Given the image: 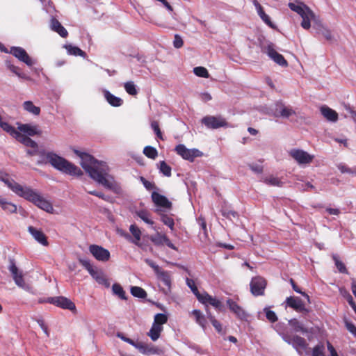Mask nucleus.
I'll return each instance as SVG.
<instances>
[{
  "instance_id": "f257e3e1",
  "label": "nucleus",
  "mask_w": 356,
  "mask_h": 356,
  "mask_svg": "<svg viewBox=\"0 0 356 356\" xmlns=\"http://www.w3.org/2000/svg\"><path fill=\"white\" fill-rule=\"evenodd\" d=\"M74 152L81 159V167L94 181L116 193L120 192V188L109 175V168L105 162L99 161L87 153L76 149Z\"/></svg>"
},
{
  "instance_id": "f03ea898",
  "label": "nucleus",
  "mask_w": 356,
  "mask_h": 356,
  "mask_svg": "<svg viewBox=\"0 0 356 356\" xmlns=\"http://www.w3.org/2000/svg\"><path fill=\"white\" fill-rule=\"evenodd\" d=\"M38 156L39 159L37 161L38 165L49 163L54 168L63 173L72 176L83 175V172L79 167L52 152L40 149Z\"/></svg>"
},
{
  "instance_id": "7ed1b4c3",
  "label": "nucleus",
  "mask_w": 356,
  "mask_h": 356,
  "mask_svg": "<svg viewBox=\"0 0 356 356\" xmlns=\"http://www.w3.org/2000/svg\"><path fill=\"white\" fill-rule=\"evenodd\" d=\"M16 187L14 191L16 195L33 202L37 207L49 213H54V209L52 204L38 193L29 187H23L20 184H18Z\"/></svg>"
},
{
  "instance_id": "20e7f679",
  "label": "nucleus",
  "mask_w": 356,
  "mask_h": 356,
  "mask_svg": "<svg viewBox=\"0 0 356 356\" xmlns=\"http://www.w3.org/2000/svg\"><path fill=\"white\" fill-rule=\"evenodd\" d=\"M288 6L291 10L297 13L301 17L302 22L300 24L305 30H308L311 28L312 21L314 22V27H315L321 20L320 18L303 3H298V4L289 3Z\"/></svg>"
},
{
  "instance_id": "39448f33",
  "label": "nucleus",
  "mask_w": 356,
  "mask_h": 356,
  "mask_svg": "<svg viewBox=\"0 0 356 356\" xmlns=\"http://www.w3.org/2000/svg\"><path fill=\"white\" fill-rule=\"evenodd\" d=\"M8 270L11 273L13 279L17 286L27 291L31 290V287L25 282L23 273L18 269L13 259H9Z\"/></svg>"
},
{
  "instance_id": "423d86ee",
  "label": "nucleus",
  "mask_w": 356,
  "mask_h": 356,
  "mask_svg": "<svg viewBox=\"0 0 356 356\" xmlns=\"http://www.w3.org/2000/svg\"><path fill=\"white\" fill-rule=\"evenodd\" d=\"M8 270L11 273L13 279L17 286L27 291L31 290V287L25 282L23 273L18 269L13 259H9Z\"/></svg>"
},
{
  "instance_id": "0eeeda50",
  "label": "nucleus",
  "mask_w": 356,
  "mask_h": 356,
  "mask_svg": "<svg viewBox=\"0 0 356 356\" xmlns=\"http://www.w3.org/2000/svg\"><path fill=\"white\" fill-rule=\"evenodd\" d=\"M261 51L266 54L277 64L284 67L288 65L287 61L284 59L282 55L275 50V46L273 43L268 42L264 44L261 47Z\"/></svg>"
},
{
  "instance_id": "6e6552de",
  "label": "nucleus",
  "mask_w": 356,
  "mask_h": 356,
  "mask_svg": "<svg viewBox=\"0 0 356 356\" xmlns=\"http://www.w3.org/2000/svg\"><path fill=\"white\" fill-rule=\"evenodd\" d=\"M40 302H48L50 304H53L57 307H59L62 309H69L70 311L76 310L75 304L71 301L70 299L64 297V296H58V297H51L48 298L45 300H40Z\"/></svg>"
},
{
  "instance_id": "1a4fd4ad",
  "label": "nucleus",
  "mask_w": 356,
  "mask_h": 356,
  "mask_svg": "<svg viewBox=\"0 0 356 356\" xmlns=\"http://www.w3.org/2000/svg\"><path fill=\"white\" fill-rule=\"evenodd\" d=\"M289 154L299 165L309 164L314 158V155L309 154L300 149H292L289 151Z\"/></svg>"
},
{
  "instance_id": "9d476101",
  "label": "nucleus",
  "mask_w": 356,
  "mask_h": 356,
  "mask_svg": "<svg viewBox=\"0 0 356 356\" xmlns=\"http://www.w3.org/2000/svg\"><path fill=\"white\" fill-rule=\"evenodd\" d=\"M176 153L184 159L193 161L194 159L200 156V151L198 149H188L183 144L177 145L175 148Z\"/></svg>"
},
{
  "instance_id": "9b49d317",
  "label": "nucleus",
  "mask_w": 356,
  "mask_h": 356,
  "mask_svg": "<svg viewBox=\"0 0 356 356\" xmlns=\"http://www.w3.org/2000/svg\"><path fill=\"white\" fill-rule=\"evenodd\" d=\"M203 122L208 128L210 129H218L220 127H226L228 124L226 120L221 115L213 116L207 115L202 119Z\"/></svg>"
},
{
  "instance_id": "f8f14e48",
  "label": "nucleus",
  "mask_w": 356,
  "mask_h": 356,
  "mask_svg": "<svg viewBox=\"0 0 356 356\" xmlns=\"http://www.w3.org/2000/svg\"><path fill=\"white\" fill-rule=\"evenodd\" d=\"M89 251L99 261H107L111 257L110 252L107 249L98 245H90L89 246Z\"/></svg>"
},
{
  "instance_id": "ddd939ff",
  "label": "nucleus",
  "mask_w": 356,
  "mask_h": 356,
  "mask_svg": "<svg viewBox=\"0 0 356 356\" xmlns=\"http://www.w3.org/2000/svg\"><path fill=\"white\" fill-rule=\"evenodd\" d=\"M9 53L28 66H32L34 64V62L28 55L25 49L20 47H12Z\"/></svg>"
},
{
  "instance_id": "4468645a",
  "label": "nucleus",
  "mask_w": 356,
  "mask_h": 356,
  "mask_svg": "<svg viewBox=\"0 0 356 356\" xmlns=\"http://www.w3.org/2000/svg\"><path fill=\"white\" fill-rule=\"evenodd\" d=\"M266 286V281L261 277H255L251 280L250 289L254 296L263 295Z\"/></svg>"
},
{
  "instance_id": "2eb2a0df",
  "label": "nucleus",
  "mask_w": 356,
  "mask_h": 356,
  "mask_svg": "<svg viewBox=\"0 0 356 356\" xmlns=\"http://www.w3.org/2000/svg\"><path fill=\"white\" fill-rule=\"evenodd\" d=\"M227 305L229 307V309L232 312H233L235 316L241 321H246L248 314L246 311L239 306L236 302L232 300V299H228L227 300Z\"/></svg>"
},
{
  "instance_id": "dca6fc26",
  "label": "nucleus",
  "mask_w": 356,
  "mask_h": 356,
  "mask_svg": "<svg viewBox=\"0 0 356 356\" xmlns=\"http://www.w3.org/2000/svg\"><path fill=\"white\" fill-rule=\"evenodd\" d=\"M283 340L289 344H292L293 346L298 350L299 348H305L307 347V343L305 340L299 337V336H293L291 337L288 333H285L282 334Z\"/></svg>"
},
{
  "instance_id": "f3484780",
  "label": "nucleus",
  "mask_w": 356,
  "mask_h": 356,
  "mask_svg": "<svg viewBox=\"0 0 356 356\" xmlns=\"http://www.w3.org/2000/svg\"><path fill=\"white\" fill-rule=\"evenodd\" d=\"M152 200L157 207L167 209H170L172 207L171 202L166 197L157 192L154 191L152 193Z\"/></svg>"
},
{
  "instance_id": "a211bd4d",
  "label": "nucleus",
  "mask_w": 356,
  "mask_h": 356,
  "mask_svg": "<svg viewBox=\"0 0 356 356\" xmlns=\"http://www.w3.org/2000/svg\"><path fill=\"white\" fill-rule=\"evenodd\" d=\"M286 302L289 307L293 308L296 312L304 313L308 312V310L305 308V304L298 297H289L286 298Z\"/></svg>"
},
{
  "instance_id": "6ab92c4d",
  "label": "nucleus",
  "mask_w": 356,
  "mask_h": 356,
  "mask_svg": "<svg viewBox=\"0 0 356 356\" xmlns=\"http://www.w3.org/2000/svg\"><path fill=\"white\" fill-rule=\"evenodd\" d=\"M253 4L255 6L257 14L260 17V18L263 20V22L267 24L269 27L275 29L277 27L274 23L270 19V17L264 12L262 6L257 0H253Z\"/></svg>"
},
{
  "instance_id": "aec40b11",
  "label": "nucleus",
  "mask_w": 356,
  "mask_h": 356,
  "mask_svg": "<svg viewBox=\"0 0 356 356\" xmlns=\"http://www.w3.org/2000/svg\"><path fill=\"white\" fill-rule=\"evenodd\" d=\"M314 28L316 29L317 33L321 34L325 38V40L330 42L334 40V38L331 30L326 25H325L321 20L318 22Z\"/></svg>"
},
{
  "instance_id": "412c9836",
  "label": "nucleus",
  "mask_w": 356,
  "mask_h": 356,
  "mask_svg": "<svg viewBox=\"0 0 356 356\" xmlns=\"http://www.w3.org/2000/svg\"><path fill=\"white\" fill-rule=\"evenodd\" d=\"M202 304L204 305L207 307L209 305L213 306L216 309H220L222 303L218 299L211 296L206 292L202 293Z\"/></svg>"
},
{
  "instance_id": "4be33fe9",
  "label": "nucleus",
  "mask_w": 356,
  "mask_h": 356,
  "mask_svg": "<svg viewBox=\"0 0 356 356\" xmlns=\"http://www.w3.org/2000/svg\"><path fill=\"white\" fill-rule=\"evenodd\" d=\"M29 232L34 238V239L39 243L46 246L48 245V241L45 234L40 229H38L32 226L28 227Z\"/></svg>"
},
{
  "instance_id": "5701e85b",
  "label": "nucleus",
  "mask_w": 356,
  "mask_h": 356,
  "mask_svg": "<svg viewBox=\"0 0 356 356\" xmlns=\"http://www.w3.org/2000/svg\"><path fill=\"white\" fill-rule=\"evenodd\" d=\"M18 129L19 131L25 133L30 136L40 135L41 134V131L38 129V126L31 124H19Z\"/></svg>"
},
{
  "instance_id": "b1692460",
  "label": "nucleus",
  "mask_w": 356,
  "mask_h": 356,
  "mask_svg": "<svg viewBox=\"0 0 356 356\" xmlns=\"http://www.w3.org/2000/svg\"><path fill=\"white\" fill-rule=\"evenodd\" d=\"M322 115L328 121L335 122L338 120V113L327 106H322L320 108Z\"/></svg>"
},
{
  "instance_id": "393cba45",
  "label": "nucleus",
  "mask_w": 356,
  "mask_h": 356,
  "mask_svg": "<svg viewBox=\"0 0 356 356\" xmlns=\"http://www.w3.org/2000/svg\"><path fill=\"white\" fill-rule=\"evenodd\" d=\"M103 94L106 102L112 106L119 107L122 105L123 100L111 93L108 90H103Z\"/></svg>"
},
{
  "instance_id": "a878e982",
  "label": "nucleus",
  "mask_w": 356,
  "mask_h": 356,
  "mask_svg": "<svg viewBox=\"0 0 356 356\" xmlns=\"http://www.w3.org/2000/svg\"><path fill=\"white\" fill-rule=\"evenodd\" d=\"M129 231L133 236V237L131 236L130 242L142 248V245L140 243L141 238V231L140 229L136 225H131L129 227Z\"/></svg>"
},
{
  "instance_id": "bb28decb",
  "label": "nucleus",
  "mask_w": 356,
  "mask_h": 356,
  "mask_svg": "<svg viewBox=\"0 0 356 356\" xmlns=\"http://www.w3.org/2000/svg\"><path fill=\"white\" fill-rule=\"evenodd\" d=\"M50 26L52 31L58 33L62 38H66L67 36L68 33L67 30L56 18H51Z\"/></svg>"
},
{
  "instance_id": "cd10ccee",
  "label": "nucleus",
  "mask_w": 356,
  "mask_h": 356,
  "mask_svg": "<svg viewBox=\"0 0 356 356\" xmlns=\"http://www.w3.org/2000/svg\"><path fill=\"white\" fill-rule=\"evenodd\" d=\"M0 207L7 213L12 214L17 213V206L11 202H8L6 198L0 196Z\"/></svg>"
},
{
  "instance_id": "c85d7f7f",
  "label": "nucleus",
  "mask_w": 356,
  "mask_h": 356,
  "mask_svg": "<svg viewBox=\"0 0 356 356\" xmlns=\"http://www.w3.org/2000/svg\"><path fill=\"white\" fill-rule=\"evenodd\" d=\"M90 275L99 284L104 285L106 287L109 286V282L102 270L94 269L92 272H90Z\"/></svg>"
},
{
  "instance_id": "c756f323",
  "label": "nucleus",
  "mask_w": 356,
  "mask_h": 356,
  "mask_svg": "<svg viewBox=\"0 0 356 356\" xmlns=\"http://www.w3.org/2000/svg\"><path fill=\"white\" fill-rule=\"evenodd\" d=\"M8 174L0 170V181H3L13 192L15 191V188H17L19 184L15 180L10 179Z\"/></svg>"
},
{
  "instance_id": "7c9ffc66",
  "label": "nucleus",
  "mask_w": 356,
  "mask_h": 356,
  "mask_svg": "<svg viewBox=\"0 0 356 356\" xmlns=\"http://www.w3.org/2000/svg\"><path fill=\"white\" fill-rule=\"evenodd\" d=\"M162 330V326L157 325L156 323H153L149 332H148V336L152 341H155L159 338Z\"/></svg>"
},
{
  "instance_id": "2f4dec72",
  "label": "nucleus",
  "mask_w": 356,
  "mask_h": 356,
  "mask_svg": "<svg viewBox=\"0 0 356 356\" xmlns=\"http://www.w3.org/2000/svg\"><path fill=\"white\" fill-rule=\"evenodd\" d=\"M156 212H157L161 216V220L168 227L170 228V229H173L174 227V220L170 217L169 216L162 213V210L161 209H156Z\"/></svg>"
},
{
  "instance_id": "473e14b6",
  "label": "nucleus",
  "mask_w": 356,
  "mask_h": 356,
  "mask_svg": "<svg viewBox=\"0 0 356 356\" xmlns=\"http://www.w3.org/2000/svg\"><path fill=\"white\" fill-rule=\"evenodd\" d=\"M24 110L33 115H38L40 113V107L35 106L32 102L26 101L23 104Z\"/></svg>"
},
{
  "instance_id": "72a5a7b5",
  "label": "nucleus",
  "mask_w": 356,
  "mask_h": 356,
  "mask_svg": "<svg viewBox=\"0 0 356 356\" xmlns=\"http://www.w3.org/2000/svg\"><path fill=\"white\" fill-rule=\"evenodd\" d=\"M65 49H67V53L70 55L80 56L81 57L86 56V53L77 47L68 44L65 45Z\"/></svg>"
},
{
  "instance_id": "f704fd0d",
  "label": "nucleus",
  "mask_w": 356,
  "mask_h": 356,
  "mask_svg": "<svg viewBox=\"0 0 356 356\" xmlns=\"http://www.w3.org/2000/svg\"><path fill=\"white\" fill-rule=\"evenodd\" d=\"M0 127L13 137H14V136L16 135L17 136L18 134V131L16 130L14 127L11 126L8 122L1 121Z\"/></svg>"
},
{
  "instance_id": "c9c22d12",
  "label": "nucleus",
  "mask_w": 356,
  "mask_h": 356,
  "mask_svg": "<svg viewBox=\"0 0 356 356\" xmlns=\"http://www.w3.org/2000/svg\"><path fill=\"white\" fill-rule=\"evenodd\" d=\"M112 291L115 295L118 296L122 300H127L125 291L120 284L118 283L113 284L112 286Z\"/></svg>"
},
{
  "instance_id": "e433bc0d",
  "label": "nucleus",
  "mask_w": 356,
  "mask_h": 356,
  "mask_svg": "<svg viewBox=\"0 0 356 356\" xmlns=\"http://www.w3.org/2000/svg\"><path fill=\"white\" fill-rule=\"evenodd\" d=\"M130 291L131 295L136 298H145L147 296L146 291L140 286H131Z\"/></svg>"
},
{
  "instance_id": "4c0bfd02",
  "label": "nucleus",
  "mask_w": 356,
  "mask_h": 356,
  "mask_svg": "<svg viewBox=\"0 0 356 356\" xmlns=\"http://www.w3.org/2000/svg\"><path fill=\"white\" fill-rule=\"evenodd\" d=\"M156 275L158 278L163 282V283L169 286L171 283L170 277L168 272L163 270L161 269L157 273Z\"/></svg>"
},
{
  "instance_id": "58836bf2",
  "label": "nucleus",
  "mask_w": 356,
  "mask_h": 356,
  "mask_svg": "<svg viewBox=\"0 0 356 356\" xmlns=\"http://www.w3.org/2000/svg\"><path fill=\"white\" fill-rule=\"evenodd\" d=\"M289 324L293 327L294 332H307V330L303 327V325L296 318L289 321Z\"/></svg>"
},
{
  "instance_id": "ea45409f",
  "label": "nucleus",
  "mask_w": 356,
  "mask_h": 356,
  "mask_svg": "<svg viewBox=\"0 0 356 356\" xmlns=\"http://www.w3.org/2000/svg\"><path fill=\"white\" fill-rule=\"evenodd\" d=\"M137 216L143 220L145 223L152 225L154 224L153 220L150 219V215L148 211L145 210H140L136 211Z\"/></svg>"
},
{
  "instance_id": "a19ab883",
  "label": "nucleus",
  "mask_w": 356,
  "mask_h": 356,
  "mask_svg": "<svg viewBox=\"0 0 356 356\" xmlns=\"http://www.w3.org/2000/svg\"><path fill=\"white\" fill-rule=\"evenodd\" d=\"M143 154L148 158L155 159L158 156V152L156 148L152 146H146L143 149Z\"/></svg>"
},
{
  "instance_id": "79ce46f5",
  "label": "nucleus",
  "mask_w": 356,
  "mask_h": 356,
  "mask_svg": "<svg viewBox=\"0 0 356 356\" xmlns=\"http://www.w3.org/2000/svg\"><path fill=\"white\" fill-rule=\"evenodd\" d=\"M43 6V9L48 13L52 15L56 12L55 7L51 0H40Z\"/></svg>"
},
{
  "instance_id": "37998d69",
  "label": "nucleus",
  "mask_w": 356,
  "mask_h": 356,
  "mask_svg": "<svg viewBox=\"0 0 356 356\" xmlns=\"http://www.w3.org/2000/svg\"><path fill=\"white\" fill-rule=\"evenodd\" d=\"M160 172L165 177L171 176V167L166 163L165 161H162L159 163V166Z\"/></svg>"
},
{
  "instance_id": "c03bdc74",
  "label": "nucleus",
  "mask_w": 356,
  "mask_h": 356,
  "mask_svg": "<svg viewBox=\"0 0 356 356\" xmlns=\"http://www.w3.org/2000/svg\"><path fill=\"white\" fill-rule=\"evenodd\" d=\"M161 354H163V350L161 348H159L152 344L147 345L145 355H161Z\"/></svg>"
},
{
  "instance_id": "a18cd8bd",
  "label": "nucleus",
  "mask_w": 356,
  "mask_h": 356,
  "mask_svg": "<svg viewBox=\"0 0 356 356\" xmlns=\"http://www.w3.org/2000/svg\"><path fill=\"white\" fill-rule=\"evenodd\" d=\"M165 238V235H161L159 233L150 236L151 241H152L156 245H161L164 244Z\"/></svg>"
},
{
  "instance_id": "49530a36",
  "label": "nucleus",
  "mask_w": 356,
  "mask_h": 356,
  "mask_svg": "<svg viewBox=\"0 0 356 356\" xmlns=\"http://www.w3.org/2000/svg\"><path fill=\"white\" fill-rule=\"evenodd\" d=\"M296 112L290 107H286L283 105L280 106V115L283 118H289L295 115Z\"/></svg>"
},
{
  "instance_id": "de8ad7c7",
  "label": "nucleus",
  "mask_w": 356,
  "mask_h": 356,
  "mask_svg": "<svg viewBox=\"0 0 356 356\" xmlns=\"http://www.w3.org/2000/svg\"><path fill=\"white\" fill-rule=\"evenodd\" d=\"M186 284L191 289L193 293L195 295L197 299L200 301V293L199 292L197 286H195V282L189 278L186 279Z\"/></svg>"
},
{
  "instance_id": "09e8293b",
  "label": "nucleus",
  "mask_w": 356,
  "mask_h": 356,
  "mask_svg": "<svg viewBox=\"0 0 356 356\" xmlns=\"http://www.w3.org/2000/svg\"><path fill=\"white\" fill-rule=\"evenodd\" d=\"M124 87L126 92L131 95H136L138 93L136 86L133 81L126 82Z\"/></svg>"
},
{
  "instance_id": "8fccbe9b",
  "label": "nucleus",
  "mask_w": 356,
  "mask_h": 356,
  "mask_svg": "<svg viewBox=\"0 0 356 356\" xmlns=\"http://www.w3.org/2000/svg\"><path fill=\"white\" fill-rule=\"evenodd\" d=\"M264 182L270 186H282L281 180L279 178L273 177V176L266 177L264 180Z\"/></svg>"
},
{
  "instance_id": "3c124183",
  "label": "nucleus",
  "mask_w": 356,
  "mask_h": 356,
  "mask_svg": "<svg viewBox=\"0 0 356 356\" xmlns=\"http://www.w3.org/2000/svg\"><path fill=\"white\" fill-rule=\"evenodd\" d=\"M208 318H209L210 322L211 323V324L213 325V326L216 330V331L218 333H222V327L221 323L219 321H218L213 316H211L210 314H208Z\"/></svg>"
},
{
  "instance_id": "603ef678",
  "label": "nucleus",
  "mask_w": 356,
  "mask_h": 356,
  "mask_svg": "<svg viewBox=\"0 0 356 356\" xmlns=\"http://www.w3.org/2000/svg\"><path fill=\"white\" fill-rule=\"evenodd\" d=\"M168 321V317L164 314H157L154 316V323H156L157 325H160L162 326L163 324L165 323Z\"/></svg>"
},
{
  "instance_id": "864d4df0",
  "label": "nucleus",
  "mask_w": 356,
  "mask_h": 356,
  "mask_svg": "<svg viewBox=\"0 0 356 356\" xmlns=\"http://www.w3.org/2000/svg\"><path fill=\"white\" fill-rule=\"evenodd\" d=\"M333 259L335 261V265L338 268L339 271L342 273H347L348 271L344 264L342 261H341L336 256H334Z\"/></svg>"
},
{
  "instance_id": "5fc2aeb1",
  "label": "nucleus",
  "mask_w": 356,
  "mask_h": 356,
  "mask_svg": "<svg viewBox=\"0 0 356 356\" xmlns=\"http://www.w3.org/2000/svg\"><path fill=\"white\" fill-rule=\"evenodd\" d=\"M312 356H325L324 346L322 344H318L313 349Z\"/></svg>"
},
{
  "instance_id": "6e6d98bb",
  "label": "nucleus",
  "mask_w": 356,
  "mask_h": 356,
  "mask_svg": "<svg viewBox=\"0 0 356 356\" xmlns=\"http://www.w3.org/2000/svg\"><path fill=\"white\" fill-rule=\"evenodd\" d=\"M264 311L266 312V318L269 321L272 323L277 321V317L274 312L269 310L268 309H265Z\"/></svg>"
},
{
  "instance_id": "4d7b16f0",
  "label": "nucleus",
  "mask_w": 356,
  "mask_h": 356,
  "mask_svg": "<svg viewBox=\"0 0 356 356\" xmlns=\"http://www.w3.org/2000/svg\"><path fill=\"white\" fill-rule=\"evenodd\" d=\"M147 343L141 342V341H137L134 343V347L137 348L141 353L145 354L147 347Z\"/></svg>"
},
{
  "instance_id": "13d9d810",
  "label": "nucleus",
  "mask_w": 356,
  "mask_h": 356,
  "mask_svg": "<svg viewBox=\"0 0 356 356\" xmlns=\"http://www.w3.org/2000/svg\"><path fill=\"white\" fill-rule=\"evenodd\" d=\"M145 262L152 268H153L156 274L161 269L157 264H156L152 260L149 259H145Z\"/></svg>"
},
{
  "instance_id": "bf43d9fd",
  "label": "nucleus",
  "mask_w": 356,
  "mask_h": 356,
  "mask_svg": "<svg viewBox=\"0 0 356 356\" xmlns=\"http://www.w3.org/2000/svg\"><path fill=\"white\" fill-rule=\"evenodd\" d=\"M183 40L181 36L176 34L174 38L173 45L175 48H180L183 46Z\"/></svg>"
},
{
  "instance_id": "052dcab7",
  "label": "nucleus",
  "mask_w": 356,
  "mask_h": 356,
  "mask_svg": "<svg viewBox=\"0 0 356 356\" xmlns=\"http://www.w3.org/2000/svg\"><path fill=\"white\" fill-rule=\"evenodd\" d=\"M6 65L13 73L17 75V73H19V67L13 65L10 60H6Z\"/></svg>"
},
{
  "instance_id": "680f3d73",
  "label": "nucleus",
  "mask_w": 356,
  "mask_h": 356,
  "mask_svg": "<svg viewBox=\"0 0 356 356\" xmlns=\"http://www.w3.org/2000/svg\"><path fill=\"white\" fill-rule=\"evenodd\" d=\"M80 263L85 267V268L88 271L89 273L92 272L94 268L91 265L90 262L88 259H79Z\"/></svg>"
},
{
  "instance_id": "e2e57ef3",
  "label": "nucleus",
  "mask_w": 356,
  "mask_h": 356,
  "mask_svg": "<svg viewBox=\"0 0 356 356\" xmlns=\"http://www.w3.org/2000/svg\"><path fill=\"white\" fill-rule=\"evenodd\" d=\"M140 180L141 181V182L143 183V186H145V188L147 190H151L152 188H154V183L152 182H150L149 181H147L145 178H144L143 177H140Z\"/></svg>"
},
{
  "instance_id": "0e129e2a",
  "label": "nucleus",
  "mask_w": 356,
  "mask_h": 356,
  "mask_svg": "<svg viewBox=\"0 0 356 356\" xmlns=\"http://www.w3.org/2000/svg\"><path fill=\"white\" fill-rule=\"evenodd\" d=\"M290 282H291V284L292 285V287H293V290L295 291H296L297 293H299L302 294L303 296H305L307 299V301L309 302V296L307 293H305V292L301 291L298 289V287L296 286V284H295V282H293V280L292 279L290 280Z\"/></svg>"
},
{
  "instance_id": "69168bd1",
  "label": "nucleus",
  "mask_w": 356,
  "mask_h": 356,
  "mask_svg": "<svg viewBox=\"0 0 356 356\" xmlns=\"http://www.w3.org/2000/svg\"><path fill=\"white\" fill-rule=\"evenodd\" d=\"M40 149L38 148V146L37 147H33V148H31V149H26V154L29 155V156H38L39 155V153H40Z\"/></svg>"
},
{
  "instance_id": "338daca9",
  "label": "nucleus",
  "mask_w": 356,
  "mask_h": 356,
  "mask_svg": "<svg viewBox=\"0 0 356 356\" xmlns=\"http://www.w3.org/2000/svg\"><path fill=\"white\" fill-rule=\"evenodd\" d=\"M13 138H15L19 142H20L21 143L24 145L26 143V139H28L29 137L26 136H24V135H22L19 131H18L17 136V135L14 136Z\"/></svg>"
},
{
  "instance_id": "774afa93",
  "label": "nucleus",
  "mask_w": 356,
  "mask_h": 356,
  "mask_svg": "<svg viewBox=\"0 0 356 356\" xmlns=\"http://www.w3.org/2000/svg\"><path fill=\"white\" fill-rule=\"evenodd\" d=\"M346 327L347 328V330L351 332L352 334L356 335V327L352 323H350V322H346Z\"/></svg>"
}]
</instances>
